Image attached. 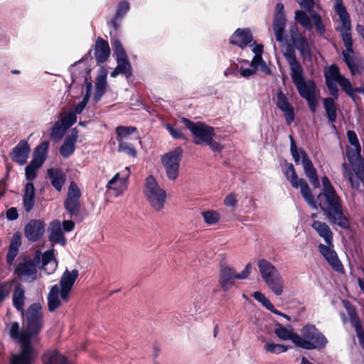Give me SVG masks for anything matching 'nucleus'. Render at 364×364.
<instances>
[{
	"mask_svg": "<svg viewBox=\"0 0 364 364\" xmlns=\"http://www.w3.org/2000/svg\"><path fill=\"white\" fill-rule=\"evenodd\" d=\"M276 336L282 341L291 340L293 343L298 347V343L295 339L296 336L299 335L294 333L292 328H287L281 324H277L274 330Z\"/></svg>",
	"mask_w": 364,
	"mask_h": 364,
	"instance_id": "38",
	"label": "nucleus"
},
{
	"mask_svg": "<svg viewBox=\"0 0 364 364\" xmlns=\"http://www.w3.org/2000/svg\"><path fill=\"white\" fill-rule=\"evenodd\" d=\"M47 175L50 181L51 185L57 191H60L65 182L66 176L60 168H49Z\"/></svg>",
	"mask_w": 364,
	"mask_h": 364,
	"instance_id": "29",
	"label": "nucleus"
},
{
	"mask_svg": "<svg viewBox=\"0 0 364 364\" xmlns=\"http://www.w3.org/2000/svg\"><path fill=\"white\" fill-rule=\"evenodd\" d=\"M23 204L26 212H30L35 205V188L33 182H27L23 188Z\"/></svg>",
	"mask_w": 364,
	"mask_h": 364,
	"instance_id": "30",
	"label": "nucleus"
},
{
	"mask_svg": "<svg viewBox=\"0 0 364 364\" xmlns=\"http://www.w3.org/2000/svg\"><path fill=\"white\" fill-rule=\"evenodd\" d=\"M12 281L0 283V304L9 296L12 289Z\"/></svg>",
	"mask_w": 364,
	"mask_h": 364,
	"instance_id": "52",
	"label": "nucleus"
},
{
	"mask_svg": "<svg viewBox=\"0 0 364 364\" xmlns=\"http://www.w3.org/2000/svg\"><path fill=\"white\" fill-rule=\"evenodd\" d=\"M110 55V48L108 43L99 37L95 43V56L98 63L105 62Z\"/></svg>",
	"mask_w": 364,
	"mask_h": 364,
	"instance_id": "28",
	"label": "nucleus"
},
{
	"mask_svg": "<svg viewBox=\"0 0 364 364\" xmlns=\"http://www.w3.org/2000/svg\"><path fill=\"white\" fill-rule=\"evenodd\" d=\"M81 195V191L77 183L71 181L64 202V208L69 213L70 218L77 219L80 215L81 203L80 199Z\"/></svg>",
	"mask_w": 364,
	"mask_h": 364,
	"instance_id": "12",
	"label": "nucleus"
},
{
	"mask_svg": "<svg viewBox=\"0 0 364 364\" xmlns=\"http://www.w3.org/2000/svg\"><path fill=\"white\" fill-rule=\"evenodd\" d=\"M78 276L79 272L77 269L70 271L68 269L65 270L61 276L59 282V289L60 290V297L63 302L68 301L70 293Z\"/></svg>",
	"mask_w": 364,
	"mask_h": 364,
	"instance_id": "17",
	"label": "nucleus"
},
{
	"mask_svg": "<svg viewBox=\"0 0 364 364\" xmlns=\"http://www.w3.org/2000/svg\"><path fill=\"white\" fill-rule=\"evenodd\" d=\"M237 199L235 194H229L224 199V204L227 207H235L237 205Z\"/></svg>",
	"mask_w": 364,
	"mask_h": 364,
	"instance_id": "63",
	"label": "nucleus"
},
{
	"mask_svg": "<svg viewBox=\"0 0 364 364\" xmlns=\"http://www.w3.org/2000/svg\"><path fill=\"white\" fill-rule=\"evenodd\" d=\"M321 183L323 186L322 192H331L336 191L335 188L332 186L330 180L327 176H323L321 178Z\"/></svg>",
	"mask_w": 364,
	"mask_h": 364,
	"instance_id": "59",
	"label": "nucleus"
},
{
	"mask_svg": "<svg viewBox=\"0 0 364 364\" xmlns=\"http://www.w3.org/2000/svg\"><path fill=\"white\" fill-rule=\"evenodd\" d=\"M296 1L308 12L311 13L313 11L312 9L314 5V0H296Z\"/></svg>",
	"mask_w": 364,
	"mask_h": 364,
	"instance_id": "61",
	"label": "nucleus"
},
{
	"mask_svg": "<svg viewBox=\"0 0 364 364\" xmlns=\"http://www.w3.org/2000/svg\"><path fill=\"white\" fill-rule=\"evenodd\" d=\"M58 121L62 122L61 124L65 127V129H68L76 122L77 116H75V114L72 112H65L61 114L60 119H58Z\"/></svg>",
	"mask_w": 364,
	"mask_h": 364,
	"instance_id": "51",
	"label": "nucleus"
},
{
	"mask_svg": "<svg viewBox=\"0 0 364 364\" xmlns=\"http://www.w3.org/2000/svg\"><path fill=\"white\" fill-rule=\"evenodd\" d=\"M293 43L299 51L304 60H310L311 58V48L306 37L299 36L293 39Z\"/></svg>",
	"mask_w": 364,
	"mask_h": 364,
	"instance_id": "33",
	"label": "nucleus"
},
{
	"mask_svg": "<svg viewBox=\"0 0 364 364\" xmlns=\"http://www.w3.org/2000/svg\"><path fill=\"white\" fill-rule=\"evenodd\" d=\"M36 358L35 353L24 355H13L11 358V364H33Z\"/></svg>",
	"mask_w": 364,
	"mask_h": 364,
	"instance_id": "43",
	"label": "nucleus"
},
{
	"mask_svg": "<svg viewBox=\"0 0 364 364\" xmlns=\"http://www.w3.org/2000/svg\"><path fill=\"white\" fill-rule=\"evenodd\" d=\"M182 154V149L176 147L162 157L161 162L166 169V176L168 179L175 180L177 178L179 173V166Z\"/></svg>",
	"mask_w": 364,
	"mask_h": 364,
	"instance_id": "13",
	"label": "nucleus"
},
{
	"mask_svg": "<svg viewBox=\"0 0 364 364\" xmlns=\"http://www.w3.org/2000/svg\"><path fill=\"white\" fill-rule=\"evenodd\" d=\"M43 165L34 161H31L25 167V178L28 182H32L37 177L38 170Z\"/></svg>",
	"mask_w": 364,
	"mask_h": 364,
	"instance_id": "42",
	"label": "nucleus"
},
{
	"mask_svg": "<svg viewBox=\"0 0 364 364\" xmlns=\"http://www.w3.org/2000/svg\"><path fill=\"white\" fill-rule=\"evenodd\" d=\"M46 232V223L38 219L31 220L25 226L24 235L30 242H37L41 240Z\"/></svg>",
	"mask_w": 364,
	"mask_h": 364,
	"instance_id": "20",
	"label": "nucleus"
},
{
	"mask_svg": "<svg viewBox=\"0 0 364 364\" xmlns=\"http://www.w3.org/2000/svg\"><path fill=\"white\" fill-rule=\"evenodd\" d=\"M61 123L62 122H59L58 120L56 121L50 129V136L55 141L62 139L65 132L68 130V129H65V127Z\"/></svg>",
	"mask_w": 364,
	"mask_h": 364,
	"instance_id": "44",
	"label": "nucleus"
},
{
	"mask_svg": "<svg viewBox=\"0 0 364 364\" xmlns=\"http://www.w3.org/2000/svg\"><path fill=\"white\" fill-rule=\"evenodd\" d=\"M42 312L39 304H31L26 312L27 328L26 333H29L31 341L34 335L39 333L42 327Z\"/></svg>",
	"mask_w": 364,
	"mask_h": 364,
	"instance_id": "14",
	"label": "nucleus"
},
{
	"mask_svg": "<svg viewBox=\"0 0 364 364\" xmlns=\"http://www.w3.org/2000/svg\"><path fill=\"white\" fill-rule=\"evenodd\" d=\"M343 304L349 316L351 325L354 327L361 324L360 320L357 316L355 307L347 300L343 301Z\"/></svg>",
	"mask_w": 364,
	"mask_h": 364,
	"instance_id": "46",
	"label": "nucleus"
},
{
	"mask_svg": "<svg viewBox=\"0 0 364 364\" xmlns=\"http://www.w3.org/2000/svg\"><path fill=\"white\" fill-rule=\"evenodd\" d=\"M60 296V290L57 284L51 287L48 295V308L49 311H55L59 306H60L62 301H63Z\"/></svg>",
	"mask_w": 364,
	"mask_h": 364,
	"instance_id": "32",
	"label": "nucleus"
},
{
	"mask_svg": "<svg viewBox=\"0 0 364 364\" xmlns=\"http://www.w3.org/2000/svg\"><path fill=\"white\" fill-rule=\"evenodd\" d=\"M48 148L49 142L48 141L41 142L35 149L32 161L43 165L47 159Z\"/></svg>",
	"mask_w": 364,
	"mask_h": 364,
	"instance_id": "39",
	"label": "nucleus"
},
{
	"mask_svg": "<svg viewBox=\"0 0 364 364\" xmlns=\"http://www.w3.org/2000/svg\"><path fill=\"white\" fill-rule=\"evenodd\" d=\"M333 9L336 14L338 16V21L340 22V26L336 28V31L340 32L341 37L346 47V50L342 52L343 61L348 66L352 75L360 74L362 73L363 67L354 57L350 15L346 10L343 0H335Z\"/></svg>",
	"mask_w": 364,
	"mask_h": 364,
	"instance_id": "3",
	"label": "nucleus"
},
{
	"mask_svg": "<svg viewBox=\"0 0 364 364\" xmlns=\"http://www.w3.org/2000/svg\"><path fill=\"white\" fill-rule=\"evenodd\" d=\"M13 305L17 311L23 313L24 301H25V290L21 284H17L13 294Z\"/></svg>",
	"mask_w": 364,
	"mask_h": 364,
	"instance_id": "36",
	"label": "nucleus"
},
{
	"mask_svg": "<svg viewBox=\"0 0 364 364\" xmlns=\"http://www.w3.org/2000/svg\"><path fill=\"white\" fill-rule=\"evenodd\" d=\"M318 247L320 253L334 271L341 274H345L344 267L336 252L333 250V244L331 245L319 244Z\"/></svg>",
	"mask_w": 364,
	"mask_h": 364,
	"instance_id": "19",
	"label": "nucleus"
},
{
	"mask_svg": "<svg viewBox=\"0 0 364 364\" xmlns=\"http://www.w3.org/2000/svg\"><path fill=\"white\" fill-rule=\"evenodd\" d=\"M285 26H278L273 25V31L274 32L275 38L278 42H283L284 31Z\"/></svg>",
	"mask_w": 364,
	"mask_h": 364,
	"instance_id": "58",
	"label": "nucleus"
},
{
	"mask_svg": "<svg viewBox=\"0 0 364 364\" xmlns=\"http://www.w3.org/2000/svg\"><path fill=\"white\" fill-rule=\"evenodd\" d=\"M323 107L326 111V117L329 123H334L336 121L337 108L334 100L331 97H326L323 100Z\"/></svg>",
	"mask_w": 364,
	"mask_h": 364,
	"instance_id": "40",
	"label": "nucleus"
},
{
	"mask_svg": "<svg viewBox=\"0 0 364 364\" xmlns=\"http://www.w3.org/2000/svg\"><path fill=\"white\" fill-rule=\"evenodd\" d=\"M324 77L329 92L336 100L339 95L337 83L353 100H355L356 92L364 94V87L353 88L350 80L341 73L339 68L335 64L331 65L324 70Z\"/></svg>",
	"mask_w": 364,
	"mask_h": 364,
	"instance_id": "6",
	"label": "nucleus"
},
{
	"mask_svg": "<svg viewBox=\"0 0 364 364\" xmlns=\"http://www.w3.org/2000/svg\"><path fill=\"white\" fill-rule=\"evenodd\" d=\"M264 349L270 353L279 354L286 352L288 350V348L283 344H278L267 341L264 345Z\"/></svg>",
	"mask_w": 364,
	"mask_h": 364,
	"instance_id": "50",
	"label": "nucleus"
},
{
	"mask_svg": "<svg viewBox=\"0 0 364 364\" xmlns=\"http://www.w3.org/2000/svg\"><path fill=\"white\" fill-rule=\"evenodd\" d=\"M310 14L316 31L319 35L323 36L326 33V28L321 15L315 11L311 12Z\"/></svg>",
	"mask_w": 364,
	"mask_h": 364,
	"instance_id": "48",
	"label": "nucleus"
},
{
	"mask_svg": "<svg viewBox=\"0 0 364 364\" xmlns=\"http://www.w3.org/2000/svg\"><path fill=\"white\" fill-rule=\"evenodd\" d=\"M111 44L113 48L114 53L116 55L117 68L118 70L127 78L131 77L132 75V66L120 41L117 38H112L111 40Z\"/></svg>",
	"mask_w": 364,
	"mask_h": 364,
	"instance_id": "15",
	"label": "nucleus"
},
{
	"mask_svg": "<svg viewBox=\"0 0 364 364\" xmlns=\"http://www.w3.org/2000/svg\"><path fill=\"white\" fill-rule=\"evenodd\" d=\"M43 364H70L67 358L56 350H49L42 357Z\"/></svg>",
	"mask_w": 364,
	"mask_h": 364,
	"instance_id": "37",
	"label": "nucleus"
},
{
	"mask_svg": "<svg viewBox=\"0 0 364 364\" xmlns=\"http://www.w3.org/2000/svg\"><path fill=\"white\" fill-rule=\"evenodd\" d=\"M182 122L184 123L186 128L196 137L193 140V143L196 145H200L208 142L211 137H214L215 135V129L203 122H193L186 118H183Z\"/></svg>",
	"mask_w": 364,
	"mask_h": 364,
	"instance_id": "11",
	"label": "nucleus"
},
{
	"mask_svg": "<svg viewBox=\"0 0 364 364\" xmlns=\"http://www.w3.org/2000/svg\"><path fill=\"white\" fill-rule=\"evenodd\" d=\"M252 296L255 300L262 304L267 309L272 304L271 301L260 291H255Z\"/></svg>",
	"mask_w": 364,
	"mask_h": 364,
	"instance_id": "55",
	"label": "nucleus"
},
{
	"mask_svg": "<svg viewBox=\"0 0 364 364\" xmlns=\"http://www.w3.org/2000/svg\"><path fill=\"white\" fill-rule=\"evenodd\" d=\"M136 130L135 127H124L119 126L115 129L117 135V141L119 143L122 141V139L127 137L128 136L134 133Z\"/></svg>",
	"mask_w": 364,
	"mask_h": 364,
	"instance_id": "47",
	"label": "nucleus"
},
{
	"mask_svg": "<svg viewBox=\"0 0 364 364\" xmlns=\"http://www.w3.org/2000/svg\"><path fill=\"white\" fill-rule=\"evenodd\" d=\"M359 343L364 349V331L361 324L354 326Z\"/></svg>",
	"mask_w": 364,
	"mask_h": 364,
	"instance_id": "60",
	"label": "nucleus"
},
{
	"mask_svg": "<svg viewBox=\"0 0 364 364\" xmlns=\"http://www.w3.org/2000/svg\"><path fill=\"white\" fill-rule=\"evenodd\" d=\"M311 227L318 235L323 239L326 245H332L333 233L330 227L325 222L314 220L311 223Z\"/></svg>",
	"mask_w": 364,
	"mask_h": 364,
	"instance_id": "27",
	"label": "nucleus"
},
{
	"mask_svg": "<svg viewBox=\"0 0 364 364\" xmlns=\"http://www.w3.org/2000/svg\"><path fill=\"white\" fill-rule=\"evenodd\" d=\"M48 240L50 242L58 243L63 246L66 244V239L61 228V224L58 220H53L48 228Z\"/></svg>",
	"mask_w": 364,
	"mask_h": 364,
	"instance_id": "26",
	"label": "nucleus"
},
{
	"mask_svg": "<svg viewBox=\"0 0 364 364\" xmlns=\"http://www.w3.org/2000/svg\"><path fill=\"white\" fill-rule=\"evenodd\" d=\"M166 129L168 131L170 134L174 139H181L183 140H186L187 138L183 134V132L180 129H174L170 124H166L165 125Z\"/></svg>",
	"mask_w": 364,
	"mask_h": 364,
	"instance_id": "56",
	"label": "nucleus"
},
{
	"mask_svg": "<svg viewBox=\"0 0 364 364\" xmlns=\"http://www.w3.org/2000/svg\"><path fill=\"white\" fill-rule=\"evenodd\" d=\"M284 55L290 67L291 77L299 95L305 100L316 96V85L314 80L304 79V70L296 59L294 49L289 46Z\"/></svg>",
	"mask_w": 364,
	"mask_h": 364,
	"instance_id": "4",
	"label": "nucleus"
},
{
	"mask_svg": "<svg viewBox=\"0 0 364 364\" xmlns=\"http://www.w3.org/2000/svg\"><path fill=\"white\" fill-rule=\"evenodd\" d=\"M347 137L349 143L353 146H360L359 140L358 139L357 134L354 131L349 130L347 132Z\"/></svg>",
	"mask_w": 364,
	"mask_h": 364,
	"instance_id": "57",
	"label": "nucleus"
},
{
	"mask_svg": "<svg viewBox=\"0 0 364 364\" xmlns=\"http://www.w3.org/2000/svg\"><path fill=\"white\" fill-rule=\"evenodd\" d=\"M31 153V148L27 141H20L13 149L10 154L11 160L23 166L26 164Z\"/></svg>",
	"mask_w": 364,
	"mask_h": 364,
	"instance_id": "22",
	"label": "nucleus"
},
{
	"mask_svg": "<svg viewBox=\"0 0 364 364\" xmlns=\"http://www.w3.org/2000/svg\"><path fill=\"white\" fill-rule=\"evenodd\" d=\"M205 144L208 145L213 152H220L223 150V146H221L218 142L214 141L213 137H211Z\"/></svg>",
	"mask_w": 364,
	"mask_h": 364,
	"instance_id": "64",
	"label": "nucleus"
},
{
	"mask_svg": "<svg viewBox=\"0 0 364 364\" xmlns=\"http://www.w3.org/2000/svg\"><path fill=\"white\" fill-rule=\"evenodd\" d=\"M253 42V36L249 28H237L230 38V43L244 48Z\"/></svg>",
	"mask_w": 364,
	"mask_h": 364,
	"instance_id": "24",
	"label": "nucleus"
},
{
	"mask_svg": "<svg viewBox=\"0 0 364 364\" xmlns=\"http://www.w3.org/2000/svg\"><path fill=\"white\" fill-rule=\"evenodd\" d=\"M107 88V79L105 75L99 76L95 82V90L93 95V101L98 102L104 95Z\"/></svg>",
	"mask_w": 364,
	"mask_h": 364,
	"instance_id": "41",
	"label": "nucleus"
},
{
	"mask_svg": "<svg viewBox=\"0 0 364 364\" xmlns=\"http://www.w3.org/2000/svg\"><path fill=\"white\" fill-rule=\"evenodd\" d=\"M144 195L155 210L160 211L164 208L166 198V191L160 188L151 175L145 180Z\"/></svg>",
	"mask_w": 364,
	"mask_h": 364,
	"instance_id": "9",
	"label": "nucleus"
},
{
	"mask_svg": "<svg viewBox=\"0 0 364 364\" xmlns=\"http://www.w3.org/2000/svg\"><path fill=\"white\" fill-rule=\"evenodd\" d=\"M283 172L293 188H300L302 197L311 208L317 210L319 207L331 225L344 230L349 228V218L343 211L342 200L336 191L321 192L315 199L306 181L299 178L292 164L286 163Z\"/></svg>",
	"mask_w": 364,
	"mask_h": 364,
	"instance_id": "1",
	"label": "nucleus"
},
{
	"mask_svg": "<svg viewBox=\"0 0 364 364\" xmlns=\"http://www.w3.org/2000/svg\"><path fill=\"white\" fill-rule=\"evenodd\" d=\"M89 102V100L88 99H86L85 97L82 98V101L80 102L75 107H74V110L72 112L73 113H75V116H77V114H79L80 113H82V112L84 110V109L85 108L87 104Z\"/></svg>",
	"mask_w": 364,
	"mask_h": 364,
	"instance_id": "62",
	"label": "nucleus"
},
{
	"mask_svg": "<svg viewBox=\"0 0 364 364\" xmlns=\"http://www.w3.org/2000/svg\"><path fill=\"white\" fill-rule=\"evenodd\" d=\"M257 265L260 275L264 281H266L279 272L271 262L265 259H259Z\"/></svg>",
	"mask_w": 364,
	"mask_h": 364,
	"instance_id": "31",
	"label": "nucleus"
},
{
	"mask_svg": "<svg viewBox=\"0 0 364 364\" xmlns=\"http://www.w3.org/2000/svg\"><path fill=\"white\" fill-rule=\"evenodd\" d=\"M276 105L283 112L286 124L290 125L295 119V110L282 90L276 93Z\"/></svg>",
	"mask_w": 364,
	"mask_h": 364,
	"instance_id": "21",
	"label": "nucleus"
},
{
	"mask_svg": "<svg viewBox=\"0 0 364 364\" xmlns=\"http://www.w3.org/2000/svg\"><path fill=\"white\" fill-rule=\"evenodd\" d=\"M131 175L130 168L126 166L120 172L114 176L107 182L106 188L109 191H114L116 197L121 196L128 188L129 178Z\"/></svg>",
	"mask_w": 364,
	"mask_h": 364,
	"instance_id": "16",
	"label": "nucleus"
},
{
	"mask_svg": "<svg viewBox=\"0 0 364 364\" xmlns=\"http://www.w3.org/2000/svg\"><path fill=\"white\" fill-rule=\"evenodd\" d=\"M264 282L275 295L280 296L282 294L284 288V281L279 272L267 279Z\"/></svg>",
	"mask_w": 364,
	"mask_h": 364,
	"instance_id": "35",
	"label": "nucleus"
},
{
	"mask_svg": "<svg viewBox=\"0 0 364 364\" xmlns=\"http://www.w3.org/2000/svg\"><path fill=\"white\" fill-rule=\"evenodd\" d=\"M129 10V4L127 1H121L118 4L116 12L117 18H122Z\"/></svg>",
	"mask_w": 364,
	"mask_h": 364,
	"instance_id": "54",
	"label": "nucleus"
},
{
	"mask_svg": "<svg viewBox=\"0 0 364 364\" xmlns=\"http://www.w3.org/2000/svg\"><path fill=\"white\" fill-rule=\"evenodd\" d=\"M298 347L305 350H321L326 347L328 341L325 335L314 325L308 323L301 329V336H296Z\"/></svg>",
	"mask_w": 364,
	"mask_h": 364,
	"instance_id": "7",
	"label": "nucleus"
},
{
	"mask_svg": "<svg viewBox=\"0 0 364 364\" xmlns=\"http://www.w3.org/2000/svg\"><path fill=\"white\" fill-rule=\"evenodd\" d=\"M295 20L308 31H311L313 28L310 18L304 11L297 10L295 11Z\"/></svg>",
	"mask_w": 364,
	"mask_h": 364,
	"instance_id": "45",
	"label": "nucleus"
},
{
	"mask_svg": "<svg viewBox=\"0 0 364 364\" xmlns=\"http://www.w3.org/2000/svg\"><path fill=\"white\" fill-rule=\"evenodd\" d=\"M360 152V146L346 148V157L353 171L350 170V166L346 162L342 164L344 178L355 190L359 188L360 183L364 184V160Z\"/></svg>",
	"mask_w": 364,
	"mask_h": 364,
	"instance_id": "5",
	"label": "nucleus"
},
{
	"mask_svg": "<svg viewBox=\"0 0 364 364\" xmlns=\"http://www.w3.org/2000/svg\"><path fill=\"white\" fill-rule=\"evenodd\" d=\"M77 138L78 131L76 128H74L66 136L63 144L60 147L59 152L63 158H68L74 153Z\"/></svg>",
	"mask_w": 364,
	"mask_h": 364,
	"instance_id": "25",
	"label": "nucleus"
},
{
	"mask_svg": "<svg viewBox=\"0 0 364 364\" xmlns=\"http://www.w3.org/2000/svg\"><path fill=\"white\" fill-rule=\"evenodd\" d=\"M21 245V237L19 233L16 232L12 236L11 243L6 254V262L8 264L11 265L18 255L19 247Z\"/></svg>",
	"mask_w": 364,
	"mask_h": 364,
	"instance_id": "34",
	"label": "nucleus"
},
{
	"mask_svg": "<svg viewBox=\"0 0 364 364\" xmlns=\"http://www.w3.org/2000/svg\"><path fill=\"white\" fill-rule=\"evenodd\" d=\"M41 264V268L48 274L55 271L58 262L54 258L53 250H48L43 254L36 250L33 256L24 257L16 265L14 273L21 281L33 282L37 278L38 269Z\"/></svg>",
	"mask_w": 364,
	"mask_h": 364,
	"instance_id": "2",
	"label": "nucleus"
},
{
	"mask_svg": "<svg viewBox=\"0 0 364 364\" xmlns=\"http://www.w3.org/2000/svg\"><path fill=\"white\" fill-rule=\"evenodd\" d=\"M118 151L120 152H124L126 154L136 157L137 152L134 146L127 142L121 141L119 143Z\"/></svg>",
	"mask_w": 364,
	"mask_h": 364,
	"instance_id": "53",
	"label": "nucleus"
},
{
	"mask_svg": "<svg viewBox=\"0 0 364 364\" xmlns=\"http://www.w3.org/2000/svg\"><path fill=\"white\" fill-rule=\"evenodd\" d=\"M289 138L290 140V152L294 162L299 164L301 159V164L306 176L309 178L310 183L314 188L320 187V182L316 170L314 167L307 153L303 149L298 150L296 141L291 135H289Z\"/></svg>",
	"mask_w": 364,
	"mask_h": 364,
	"instance_id": "8",
	"label": "nucleus"
},
{
	"mask_svg": "<svg viewBox=\"0 0 364 364\" xmlns=\"http://www.w3.org/2000/svg\"><path fill=\"white\" fill-rule=\"evenodd\" d=\"M9 334L12 338L19 342L21 345V352L17 355L34 353L31 344V336L29 333H27L26 331L25 332H21L18 323L14 322L11 323Z\"/></svg>",
	"mask_w": 364,
	"mask_h": 364,
	"instance_id": "18",
	"label": "nucleus"
},
{
	"mask_svg": "<svg viewBox=\"0 0 364 364\" xmlns=\"http://www.w3.org/2000/svg\"><path fill=\"white\" fill-rule=\"evenodd\" d=\"M252 271V265L248 263L240 273H237L235 269L227 266L221 265L218 277V282L224 291H229L235 286V279H247Z\"/></svg>",
	"mask_w": 364,
	"mask_h": 364,
	"instance_id": "10",
	"label": "nucleus"
},
{
	"mask_svg": "<svg viewBox=\"0 0 364 364\" xmlns=\"http://www.w3.org/2000/svg\"><path fill=\"white\" fill-rule=\"evenodd\" d=\"M204 222L208 225H215L220 218V214L215 210H207L201 213Z\"/></svg>",
	"mask_w": 364,
	"mask_h": 364,
	"instance_id": "49",
	"label": "nucleus"
},
{
	"mask_svg": "<svg viewBox=\"0 0 364 364\" xmlns=\"http://www.w3.org/2000/svg\"><path fill=\"white\" fill-rule=\"evenodd\" d=\"M252 50L255 53V56L250 62V66L255 68H259V70L267 75L272 73L271 69L267 65L265 61L262 58L263 53V46L258 44L255 41L252 45Z\"/></svg>",
	"mask_w": 364,
	"mask_h": 364,
	"instance_id": "23",
	"label": "nucleus"
}]
</instances>
